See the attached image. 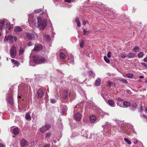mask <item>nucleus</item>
Returning a JSON list of instances; mask_svg holds the SVG:
<instances>
[{
  "label": "nucleus",
  "mask_w": 147,
  "mask_h": 147,
  "mask_svg": "<svg viewBox=\"0 0 147 147\" xmlns=\"http://www.w3.org/2000/svg\"><path fill=\"white\" fill-rule=\"evenodd\" d=\"M5 146L2 143H0V147H5Z\"/></svg>",
  "instance_id": "49530a36"
},
{
  "label": "nucleus",
  "mask_w": 147,
  "mask_h": 147,
  "mask_svg": "<svg viewBox=\"0 0 147 147\" xmlns=\"http://www.w3.org/2000/svg\"><path fill=\"white\" fill-rule=\"evenodd\" d=\"M90 121L91 123H94L96 120V117L95 115H92L90 117Z\"/></svg>",
  "instance_id": "f8f14e48"
},
{
  "label": "nucleus",
  "mask_w": 147,
  "mask_h": 147,
  "mask_svg": "<svg viewBox=\"0 0 147 147\" xmlns=\"http://www.w3.org/2000/svg\"><path fill=\"white\" fill-rule=\"evenodd\" d=\"M21 145L22 147H26L28 146L29 143L28 142L24 139L22 140L21 141Z\"/></svg>",
  "instance_id": "0eeeda50"
},
{
  "label": "nucleus",
  "mask_w": 147,
  "mask_h": 147,
  "mask_svg": "<svg viewBox=\"0 0 147 147\" xmlns=\"http://www.w3.org/2000/svg\"><path fill=\"white\" fill-rule=\"evenodd\" d=\"M33 61L30 62V64L31 66H34L35 63L38 64L42 63L45 61V59L41 56H34L33 58Z\"/></svg>",
  "instance_id": "7ed1b4c3"
},
{
  "label": "nucleus",
  "mask_w": 147,
  "mask_h": 147,
  "mask_svg": "<svg viewBox=\"0 0 147 147\" xmlns=\"http://www.w3.org/2000/svg\"><path fill=\"white\" fill-rule=\"evenodd\" d=\"M84 44V42L83 40H82V41L81 42L80 44V46L81 47H83V45Z\"/></svg>",
  "instance_id": "c9c22d12"
},
{
  "label": "nucleus",
  "mask_w": 147,
  "mask_h": 147,
  "mask_svg": "<svg viewBox=\"0 0 147 147\" xmlns=\"http://www.w3.org/2000/svg\"><path fill=\"white\" fill-rule=\"evenodd\" d=\"M4 39L6 41H8L9 43L11 44L13 43L14 40L16 41L17 40V38L15 36L8 35L7 36H5Z\"/></svg>",
  "instance_id": "20e7f679"
},
{
  "label": "nucleus",
  "mask_w": 147,
  "mask_h": 147,
  "mask_svg": "<svg viewBox=\"0 0 147 147\" xmlns=\"http://www.w3.org/2000/svg\"><path fill=\"white\" fill-rule=\"evenodd\" d=\"M45 38L48 40H49L51 39V38L49 35L46 34L45 35Z\"/></svg>",
  "instance_id": "473e14b6"
},
{
  "label": "nucleus",
  "mask_w": 147,
  "mask_h": 147,
  "mask_svg": "<svg viewBox=\"0 0 147 147\" xmlns=\"http://www.w3.org/2000/svg\"><path fill=\"white\" fill-rule=\"evenodd\" d=\"M145 82H146V83H147V79L145 81Z\"/></svg>",
  "instance_id": "052dcab7"
},
{
  "label": "nucleus",
  "mask_w": 147,
  "mask_h": 147,
  "mask_svg": "<svg viewBox=\"0 0 147 147\" xmlns=\"http://www.w3.org/2000/svg\"><path fill=\"white\" fill-rule=\"evenodd\" d=\"M28 21L30 26H32L33 23L35 26L38 27L40 30L44 29L47 25L46 20L44 19L42 20L40 18H35L34 20H30L29 18Z\"/></svg>",
  "instance_id": "f257e3e1"
},
{
  "label": "nucleus",
  "mask_w": 147,
  "mask_h": 147,
  "mask_svg": "<svg viewBox=\"0 0 147 147\" xmlns=\"http://www.w3.org/2000/svg\"><path fill=\"white\" fill-rule=\"evenodd\" d=\"M145 90V89H144V90H143V91H144Z\"/></svg>",
  "instance_id": "774afa93"
},
{
  "label": "nucleus",
  "mask_w": 147,
  "mask_h": 147,
  "mask_svg": "<svg viewBox=\"0 0 147 147\" xmlns=\"http://www.w3.org/2000/svg\"><path fill=\"white\" fill-rule=\"evenodd\" d=\"M22 30V28L19 26H17L15 27L14 29V31L15 32H20Z\"/></svg>",
  "instance_id": "4468645a"
},
{
  "label": "nucleus",
  "mask_w": 147,
  "mask_h": 147,
  "mask_svg": "<svg viewBox=\"0 0 147 147\" xmlns=\"http://www.w3.org/2000/svg\"><path fill=\"white\" fill-rule=\"evenodd\" d=\"M11 61L12 63L14 64L15 65L17 66H19V63L18 61L14 59H11Z\"/></svg>",
  "instance_id": "2eb2a0df"
},
{
  "label": "nucleus",
  "mask_w": 147,
  "mask_h": 147,
  "mask_svg": "<svg viewBox=\"0 0 147 147\" xmlns=\"http://www.w3.org/2000/svg\"><path fill=\"white\" fill-rule=\"evenodd\" d=\"M7 61H8V58H7Z\"/></svg>",
  "instance_id": "680f3d73"
},
{
  "label": "nucleus",
  "mask_w": 147,
  "mask_h": 147,
  "mask_svg": "<svg viewBox=\"0 0 147 147\" xmlns=\"http://www.w3.org/2000/svg\"><path fill=\"white\" fill-rule=\"evenodd\" d=\"M32 42H29L28 43V46H30L32 45Z\"/></svg>",
  "instance_id": "3c124183"
},
{
  "label": "nucleus",
  "mask_w": 147,
  "mask_h": 147,
  "mask_svg": "<svg viewBox=\"0 0 147 147\" xmlns=\"http://www.w3.org/2000/svg\"><path fill=\"white\" fill-rule=\"evenodd\" d=\"M139 49L140 48L138 47H135L133 48V50L135 52H136L139 51Z\"/></svg>",
  "instance_id": "4be33fe9"
},
{
  "label": "nucleus",
  "mask_w": 147,
  "mask_h": 147,
  "mask_svg": "<svg viewBox=\"0 0 147 147\" xmlns=\"http://www.w3.org/2000/svg\"><path fill=\"white\" fill-rule=\"evenodd\" d=\"M143 61L146 62L147 61V57L144 58L143 59Z\"/></svg>",
  "instance_id": "603ef678"
},
{
  "label": "nucleus",
  "mask_w": 147,
  "mask_h": 147,
  "mask_svg": "<svg viewBox=\"0 0 147 147\" xmlns=\"http://www.w3.org/2000/svg\"><path fill=\"white\" fill-rule=\"evenodd\" d=\"M108 83L109 84V86H111L113 84V82H111V81H109L108 82Z\"/></svg>",
  "instance_id": "79ce46f5"
},
{
  "label": "nucleus",
  "mask_w": 147,
  "mask_h": 147,
  "mask_svg": "<svg viewBox=\"0 0 147 147\" xmlns=\"http://www.w3.org/2000/svg\"><path fill=\"white\" fill-rule=\"evenodd\" d=\"M51 127L50 124H46L43 125L40 128V131L43 133L49 129Z\"/></svg>",
  "instance_id": "39448f33"
},
{
  "label": "nucleus",
  "mask_w": 147,
  "mask_h": 147,
  "mask_svg": "<svg viewBox=\"0 0 147 147\" xmlns=\"http://www.w3.org/2000/svg\"><path fill=\"white\" fill-rule=\"evenodd\" d=\"M145 111L146 112H147V107H146L145 108Z\"/></svg>",
  "instance_id": "4d7b16f0"
},
{
  "label": "nucleus",
  "mask_w": 147,
  "mask_h": 147,
  "mask_svg": "<svg viewBox=\"0 0 147 147\" xmlns=\"http://www.w3.org/2000/svg\"><path fill=\"white\" fill-rule=\"evenodd\" d=\"M55 102H53V101L51 102L52 103H55Z\"/></svg>",
  "instance_id": "bf43d9fd"
},
{
  "label": "nucleus",
  "mask_w": 147,
  "mask_h": 147,
  "mask_svg": "<svg viewBox=\"0 0 147 147\" xmlns=\"http://www.w3.org/2000/svg\"><path fill=\"white\" fill-rule=\"evenodd\" d=\"M101 83V80L100 78H98L96 80L95 84L96 86L100 85Z\"/></svg>",
  "instance_id": "dca6fc26"
},
{
  "label": "nucleus",
  "mask_w": 147,
  "mask_h": 147,
  "mask_svg": "<svg viewBox=\"0 0 147 147\" xmlns=\"http://www.w3.org/2000/svg\"><path fill=\"white\" fill-rule=\"evenodd\" d=\"M26 37L29 40H34L35 38L34 35L31 33H28L26 34Z\"/></svg>",
  "instance_id": "9d476101"
},
{
  "label": "nucleus",
  "mask_w": 147,
  "mask_h": 147,
  "mask_svg": "<svg viewBox=\"0 0 147 147\" xmlns=\"http://www.w3.org/2000/svg\"><path fill=\"white\" fill-rule=\"evenodd\" d=\"M123 105L125 107H129L130 105V103L129 102H123Z\"/></svg>",
  "instance_id": "a211bd4d"
},
{
  "label": "nucleus",
  "mask_w": 147,
  "mask_h": 147,
  "mask_svg": "<svg viewBox=\"0 0 147 147\" xmlns=\"http://www.w3.org/2000/svg\"><path fill=\"white\" fill-rule=\"evenodd\" d=\"M126 57V56L125 55H121V57L122 58H125Z\"/></svg>",
  "instance_id": "8fccbe9b"
},
{
  "label": "nucleus",
  "mask_w": 147,
  "mask_h": 147,
  "mask_svg": "<svg viewBox=\"0 0 147 147\" xmlns=\"http://www.w3.org/2000/svg\"><path fill=\"white\" fill-rule=\"evenodd\" d=\"M141 64L143 66H144V67L146 68H147V65L146 64L144 63L143 62H142L141 63Z\"/></svg>",
  "instance_id": "e433bc0d"
},
{
  "label": "nucleus",
  "mask_w": 147,
  "mask_h": 147,
  "mask_svg": "<svg viewBox=\"0 0 147 147\" xmlns=\"http://www.w3.org/2000/svg\"><path fill=\"white\" fill-rule=\"evenodd\" d=\"M13 134L15 135H17L19 134V130L18 128H14L13 131Z\"/></svg>",
  "instance_id": "f3484780"
},
{
  "label": "nucleus",
  "mask_w": 147,
  "mask_h": 147,
  "mask_svg": "<svg viewBox=\"0 0 147 147\" xmlns=\"http://www.w3.org/2000/svg\"><path fill=\"white\" fill-rule=\"evenodd\" d=\"M88 22L87 21H84L83 22V24L84 25L85 24H86Z\"/></svg>",
  "instance_id": "c03bdc74"
},
{
  "label": "nucleus",
  "mask_w": 147,
  "mask_h": 147,
  "mask_svg": "<svg viewBox=\"0 0 147 147\" xmlns=\"http://www.w3.org/2000/svg\"><path fill=\"white\" fill-rule=\"evenodd\" d=\"M16 49L13 46H12L9 51V53L11 57L13 58L16 55Z\"/></svg>",
  "instance_id": "423d86ee"
},
{
  "label": "nucleus",
  "mask_w": 147,
  "mask_h": 147,
  "mask_svg": "<svg viewBox=\"0 0 147 147\" xmlns=\"http://www.w3.org/2000/svg\"><path fill=\"white\" fill-rule=\"evenodd\" d=\"M50 144H46L43 147H50Z\"/></svg>",
  "instance_id": "ea45409f"
},
{
  "label": "nucleus",
  "mask_w": 147,
  "mask_h": 147,
  "mask_svg": "<svg viewBox=\"0 0 147 147\" xmlns=\"http://www.w3.org/2000/svg\"><path fill=\"white\" fill-rule=\"evenodd\" d=\"M118 101H122V99L120 98H118Z\"/></svg>",
  "instance_id": "5fc2aeb1"
},
{
  "label": "nucleus",
  "mask_w": 147,
  "mask_h": 147,
  "mask_svg": "<svg viewBox=\"0 0 147 147\" xmlns=\"http://www.w3.org/2000/svg\"><path fill=\"white\" fill-rule=\"evenodd\" d=\"M12 24H11L9 22L6 20L0 21V29L5 28L6 29L10 30L13 28Z\"/></svg>",
  "instance_id": "f03ea898"
},
{
  "label": "nucleus",
  "mask_w": 147,
  "mask_h": 147,
  "mask_svg": "<svg viewBox=\"0 0 147 147\" xmlns=\"http://www.w3.org/2000/svg\"><path fill=\"white\" fill-rule=\"evenodd\" d=\"M60 56L61 59H64L65 58V55L64 53L62 52H61L60 53Z\"/></svg>",
  "instance_id": "aec40b11"
},
{
  "label": "nucleus",
  "mask_w": 147,
  "mask_h": 147,
  "mask_svg": "<svg viewBox=\"0 0 147 147\" xmlns=\"http://www.w3.org/2000/svg\"><path fill=\"white\" fill-rule=\"evenodd\" d=\"M135 54L133 53H129L128 55V57L129 58H133L134 57Z\"/></svg>",
  "instance_id": "6ab92c4d"
},
{
  "label": "nucleus",
  "mask_w": 147,
  "mask_h": 147,
  "mask_svg": "<svg viewBox=\"0 0 147 147\" xmlns=\"http://www.w3.org/2000/svg\"><path fill=\"white\" fill-rule=\"evenodd\" d=\"M63 94L62 98L64 99H65L68 97L69 93L67 91L65 90L63 92Z\"/></svg>",
  "instance_id": "ddd939ff"
},
{
  "label": "nucleus",
  "mask_w": 147,
  "mask_h": 147,
  "mask_svg": "<svg viewBox=\"0 0 147 147\" xmlns=\"http://www.w3.org/2000/svg\"><path fill=\"white\" fill-rule=\"evenodd\" d=\"M44 92L41 89H39L37 91V97L38 98H40L44 95Z\"/></svg>",
  "instance_id": "6e6552de"
},
{
  "label": "nucleus",
  "mask_w": 147,
  "mask_h": 147,
  "mask_svg": "<svg viewBox=\"0 0 147 147\" xmlns=\"http://www.w3.org/2000/svg\"><path fill=\"white\" fill-rule=\"evenodd\" d=\"M82 115L80 113H77L74 115V118L76 120L80 121L82 118Z\"/></svg>",
  "instance_id": "1a4fd4ad"
},
{
  "label": "nucleus",
  "mask_w": 147,
  "mask_h": 147,
  "mask_svg": "<svg viewBox=\"0 0 147 147\" xmlns=\"http://www.w3.org/2000/svg\"><path fill=\"white\" fill-rule=\"evenodd\" d=\"M126 76L127 78H132L134 76L133 75L131 74H128L126 75Z\"/></svg>",
  "instance_id": "c85d7f7f"
},
{
  "label": "nucleus",
  "mask_w": 147,
  "mask_h": 147,
  "mask_svg": "<svg viewBox=\"0 0 147 147\" xmlns=\"http://www.w3.org/2000/svg\"><path fill=\"white\" fill-rule=\"evenodd\" d=\"M134 144H136L138 143V140L136 139H134Z\"/></svg>",
  "instance_id": "a19ab883"
},
{
  "label": "nucleus",
  "mask_w": 147,
  "mask_h": 147,
  "mask_svg": "<svg viewBox=\"0 0 147 147\" xmlns=\"http://www.w3.org/2000/svg\"><path fill=\"white\" fill-rule=\"evenodd\" d=\"M13 102H9V103L11 105L13 104Z\"/></svg>",
  "instance_id": "864d4df0"
},
{
  "label": "nucleus",
  "mask_w": 147,
  "mask_h": 147,
  "mask_svg": "<svg viewBox=\"0 0 147 147\" xmlns=\"http://www.w3.org/2000/svg\"><path fill=\"white\" fill-rule=\"evenodd\" d=\"M144 55V53L141 52L138 53V56L139 57H142Z\"/></svg>",
  "instance_id": "a878e982"
},
{
  "label": "nucleus",
  "mask_w": 147,
  "mask_h": 147,
  "mask_svg": "<svg viewBox=\"0 0 147 147\" xmlns=\"http://www.w3.org/2000/svg\"><path fill=\"white\" fill-rule=\"evenodd\" d=\"M75 21L76 22H79V18L78 17H76L75 18Z\"/></svg>",
  "instance_id": "a18cd8bd"
},
{
  "label": "nucleus",
  "mask_w": 147,
  "mask_h": 147,
  "mask_svg": "<svg viewBox=\"0 0 147 147\" xmlns=\"http://www.w3.org/2000/svg\"><path fill=\"white\" fill-rule=\"evenodd\" d=\"M19 98H21V96H19Z\"/></svg>",
  "instance_id": "e2e57ef3"
},
{
  "label": "nucleus",
  "mask_w": 147,
  "mask_h": 147,
  "mask_svg": "<svg viewBox=\"0 0 147 147\" xmlns=\"http://www.w3.org/2000/svg\"><path fill=\"white\" fill-rule=\"evenodd\" d=\"M18 100H20L19 99V98H18Z\"/></svg>",
  "instance_id": "69168bd1"
},
{
  "label": "nucleus",
  "mask_w": 147,
  "mask_h": 147,
  "mask_svg": "<svg viewBox=\"0 0 147 147\" xmlns=\"http://www.w3.org/2000/svg\"><path fill=\"white\" fill-rule=\"evenodd\" d=\"M24 51V49L23 48H20V49L19 51V54H21Z\"/></svg>",
  "instance_id": "2f4dec72"
},
{
  "label": "nucleus",
  "mask_w": 147,
  "mask_h": 147,
  "mask_svg": "<svg viewBox=\"0 0 147 147\" xmlns=\"http://www.w3.org/2000/svg\"><path fill=\"white\" fill-rule=\"evenodd\" d=\"M90 32L89 31H87L85 30V29H84L83 30V34L84 35H88V33Z\"/></svg>",
  "instance_id": "393cba45"
},
{
  "label": "nucleus",
  "mask_w": 147,
  "mask_h": 147,
  "mask_svg": "<svg viewBox=\"0 0 147 147\" xmlns=\"http://www.w3.org/2000/svg\"><path fill=\"white\" fill-rule=\"evenodd\" d=\"M74 59L73 57H70V59H68V61L70 63L74 64Z\"/></svg>",
  "instance_id": "412c9836"
},
{
  "label": "nucleus",
  "mask_w": 147,
  "mask_h": 147,
  "mask_svg": "<svg viewBox=\"0 0 147 147\" xmlns=\"http://www.w3.org/2000/svg\"><path fill=\"white\" fill-rule=\"evenodd\" d=\"M145 90V89H144V90H143V91H144Z\"/></svg>",
  "instance_id": "338daca9"
},
{
  "label": "nucleus",
  "mask_w": 147,
  "mask_h": 147,
  "mask_svg": "<svg viewBox=\"0 0 147 147\" xmlns=\"http://www.w3.org/2000/svg\"><path fill=\"white\" fill-rule=\"evenodd\" d=\"M103 98H104V96H103Z\"/></svg>",
  "instance_id": "0e129e2a"
},
{
  "label": "nucleus",
  "mask_w": 147,
  "mask_h": 147,
  "mask_svg": "<svg viewBox=\"0 0 147 147\" xmlns=\"http://www.w3.org/2000/svg\"><path fill=\"white\" fill-rule=\"evenodd\" d=\"M26 118L27 120H30L31 119V117L29 114L27 113L26 115Z\"/></svg>",
  "instance_id": "cd10ccee"
},
{
  "label": "nucleus",
  "mask_w": 147,
  "mask_h": 147,
  "mask_svg": "<svg viewBox=\"0 0 147 147\" xmlns=\"http://www.w3.org/2000/svg\"><path fill=\"white\" fill-rule=\"evenodd\" d=\"M143 117L144 118H145L146 119H147V115L145 114H143Z\"/></svg>",
  "instance_id": "09e8293b"
},
{
  "label": "nucleus",
  "mask_w": 147,
  "mask_h": 147,
  "mask_svg": "<svg viewBox=\"0 0 147 147\" xmlns=\"http://www.w3.org/2000/svg\"><path fill=\"white\" fill-rule=\"evenodd\" d=\"M51 133L50 132H48L47 133L46 136L45 137V138H49L51 136Z\"/></svg>",
  "instance_id": "c756f323"
},
{
  "label": "nucleus",
  "mask_w": 147,
  "mask_h": 147,
  "mask_svg": "<svg viewBox=\"0 0 147 147\" xmlns=\"http://www.w3.org/2000/svg\"><path fill=\"white\" fill-rule=\"evenodd\" d=\"M78 26V27H80L81 26V23L80 21L76 22Z\"/></svg>",
  "instance_id": "37998d69"
},
{
  "label": "nucleus",
  "mask_w": 147,
  "mask_h": 147,
  "mask_svg": "<svg viewBox=\"0 0 147 147\" xmlns=\"http://www.w3.org/2000/svg\"><path fill=\"white\" fill-rule=\"evenodd\" d=\"M120 81L123 82L124 83H127V80L125 79H121L120 80Z\"/></svg>",
  "instance_id": "4c0bfd02"
},
{
  "label": "nucleus",
  "mask_w": 147,
  "mask_h": 147,
  "mask_svg": "<svg viewBox=\"0 0 147 147\" xmlns=\"http://www.w3.org/2000/svg\"><path fill=\"white\" fill-rule=\"evenodd\" d=\"M107 104L109 105H110L111 106H114V102H107Z\"/></svg>",
  "instance_id": "bb28decb"
},
{
  "label": "nucleus",
  "mask_w": 147,
  "mask_h": 147,
  "mask_svg": "<svg viewBox=\"0 0 147 147\" xmlns=\"http://www.w3.org/2000/svg\"><path fill=\"white\" fill-rule=\"evenodd\" d=\"M42 48V46L40 45H35V47L33 50L36 51H40Z\"/></svg>",
  "instance_id": "9b49d317"
},
{
  "label": "nucleus",
  "mask_w": 147,
  "mask_h": 147,
  "mask_svg": "<svg viewBox=\"0 0 147 147\" xmlns=\"http://www.w3.org/2000/svg\"><path fill=\"white\" fill-rule=\"evenodd\" d=\"M144 78V77L143 76H140L139 77V78Z\"/></svg>",
  "instance_id": "6e6d98bb"
},
{
  "label": "nucleus",
  "mask_w": 147,
  "mask_h": 147,
  "mask_svg": "<svg viewBox=\"0 0 147 147\" xmlns=\"http://www.w3.org/2000/svg\"><path fill=\"white\" fill-rule=\"evenodd\" d=\"M108 101H113L112 100H108Z\"/></svg>",
  "instance_id": "13d9d810"
},
{
  "label": "nucleus",
  "mask_w": 147,
  "mask_h": 147,
  "mask_svg": "<svg viewBox=\"0 0 147 147\" xmlns=\"http://www.w3.org/2000/svg\"><path fill=\"white\" fill-rule=\"evenodd\" d=\"M64 1L65 2H68L69 3H70L71 2V0H65Z\"/></svg>",
  "instance_id": "de8ad7c7"
},
{
  "label": "nucleus",
  "mask_w": 147,
  "mask_h": 147,
  "mask_svg": "<svg viewBox=\"0 0 147 147\" xmlns=\"http://www.w3.org/2000/svg\"><path fill=\"white\" fill-rule=\"evenodd\" d=\"M111 51H109L107 54V57H109V58H110L111 57Z\"/></svg>",
  "instance_id": "58836bf2"
},
{
  "label": "nucleus",
  "mask_w": 147,
  "mask_h": 147,
  "mask_svg": "<svg viewBox=\"0 0 147 147\" xmlns=\"http://www.w3.org/2000/svg\"><path fill=\"white\" fill-rule=\"evenodd\" d=\"M13 100V98L11 96H9L7 97V101H12Z\"/></svg>",
  "instance_id": "7c9ffc66"
},
{
  "label": "nucleus",
  "mask_w": 147,
  "mask_h": 147,
  "mask_svg": "<svg viewBox=\"0 0 147 147\" xmlns=\"http://www.w3.org/2000/svg\"><path fill=\"white\" fill-rule=\"evenodd\" d=\"M88 74L90 76H94V75H93V74H94L93 73V72L91 71H89L88 72Z\"/></svg>",
  "instance_id": "72a5a7b5"
},
{
  "label": "nucleus",
  "mask_w": 147,
  "mask_h": 147,
  "mask_svg": "<svg viewBox=\"0 0 147 147\" xmlns=\"http://www.w3.org/2000/svg\"><path fill=\"white\" fill-rule=\"evenodd\" d=\"M124 140L126 142L129 144H130L131 143V141L127 138H124Z\"/></svg>",
  "instance_id": "5701e85b"
},
{
  "label": "nucleus",
  "mask_w": 147,
  "mask_h": 147,
  "mask_svg": "<svg viewBox=\"0 0 147 147\" xmlns=\"http://www.w3.org/2000/svg\"><path fill=\"white\" fill-rule=\"evenodd\" d=\"M104 59L105 61L107 63H109L110 62V60L106 56L104 57Z\"/></svg>",
  "instance_id": "b1692460"
},
{
  "label": "nucleus",
  "mask_w": 147,
  "mask_h": 147,
  "mask_svg": "<svg viewBox=\"0 0 147 147\" xmlns=\"http://www.w3.org/2000/svg\"><path fill=\"white\" fill-rule=\"evenodd\" d=\"M42 11V10L41 9H40L36 10H35V12L36 13H39L40 12H41Z\"/></svg>",
  "instance_id": "f704fd0d"
}]
</instances>
